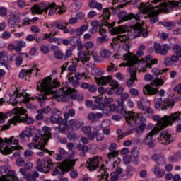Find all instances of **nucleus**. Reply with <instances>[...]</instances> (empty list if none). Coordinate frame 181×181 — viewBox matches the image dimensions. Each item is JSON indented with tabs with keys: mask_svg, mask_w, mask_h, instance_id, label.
I'll use <instances>...</instances> for the list:
<instances>
[{
	"mask_svg": "<svg viewBox=\"0 0 181 181\" xmlns=\"http://www.w3.org/2000/svg\"><path fill=\"white\" fill-rule=\"evenodd\" d=\"M60 83L57 79L52 81V77L47 76L41 82L37 83V90L42 93L39 95L38 100H50L54 98L57 101H68L70 100H78L81 101L84 97L83 94H76V89L71 88L69 85L59 88Z\"/></svg>",
	"mask_w": 181,
	"mask_h": 181,
	"instance_id": "1",
	"label": "nucleus"
},
{
	"mask_svg": "<svg viewBox=\"0 0 181 181\" xmlns=\"http://www.w3.org/2000/svg\"><path fill=\"white\" fill-rule=\"evenodd\" d=\"M125 63L119 64V67H129L128 71L130 78L127 81L128 87L134 86L135 81H138L136 71L139 73H146L148 69H152L153 64H158V59H153L151 55H146L138 59V57L132 52H129L123 56Z\"/></svg>",
	"mask_w": 181,
	"mask_h": 181,
	"instance_id": "2",
	"label": "nucleus"
},
{
	"mask_svg": "<svg viewBox=\"0 0 181 181\" xmlns=\"http://www.w3.org/2000/svg\"><path fill=\"white\" fill-rule=\"evenodd\" d=\"M180 6H181V3L179 1L165 0L158 6H153L149 3H141L139 9L142 13H148L147 18L149 19L150 22L155 23V22H158V15H159L160 12H168L170 8H177Z\"/></svg>",
	"mask_w": 181,
	"mask_h": 181,
	"instance_id": "3",
	"label": "nucleus"
},
{
	"mask_svg": "<svg viewBox=\"0 0 181 181\" xmlns=\"http://www.w3.org/2000/svg\"><path fill=\"white\" fill-rule=\"evenodd\" d=\"M37 163L36 170L37 172L48 173V172H50V169L55 168L54 170L52 172V176H57V175H64L66 172L73 169V167L76 165V160L67 158L58 166H55L50 158L39 159Z\"/></svg>",
	"mask_w": 181,
	"mask_h": 181,
	"instance_id": "4",
	"label": "nucleus"
},
{
	"mask_svg": "<svg viewBox=\"0 0 181 181\" xmlns=\"http://www.w3.org/2000/svg\"><path fill=\"white\" fill-rule=\"evenodd\" d=\"M112 35H117L116 38L113 39L112 42L111 43L112 47L115 49V50L117 51L121 49L125 50V52H129V49H131V44L129 43V39H131V36L133 37H138V36H144L142 33L137 35H134V33L127 32V28L125 26L122 25L119 27H115L111 29L110 30Z\"/></svg>",
	"mask_w": 181,
	"mask_h": 181,
	"instance_id": "5",
	"label": "nucleus"
},
{
	"mask_svg": "<svg viewBox=\"0 0 181 181\" xmlns=\"http://www.w3.org/2000/svg\"><path fill=\"white\" fill-rule=\"evenodd\" d=\"M118 18V25L121 24L122 22H127V21L134 19L136 24L131 28V32L133 33L134 36L142 33L143 37H148V27L144 22V20L141 18V16L139 14L128 13L127 11H122L119 13Z\"/></svg>",
	"mask_w": 181,
	"mask_h": 181,
	"instance_id": "6",
	"label": "nucleus"
},
{
	"mask_svg": "<svg viewBox=\"0 0 181 181\" xmlns=\"http://www.w3.org/2000/svg\"><path fill=\"white\" fill-rule=\"evenodd\" d=\"M50 131V128L47 126L42 127L43 134H40V132L37 130V132L32 139L33 143L28 144V148L40 149V151H45V152L49 153V155H53L54 151H49L47 149H45L46 143L47 141H49V139H50V136H52Z\"/></svg>",
	"mask_w": 181,
	"mask_h": 181,
	"instance_id": "7",
	"label": "nucleus"
},
{
	"mask_svg": "<svg viewBox=\"0 0 181 181\" xmlns=\"http://www.w3.org/2000/svg\"><path fill=\"white\" fill-rule=\"evenodd\" d=\"M48 15L49 16H53L54 13H58L59 15H62V13H64L66 11V6L64 5H58L56 6L54 3H41L39 4H35L31 8V12L33 13H36L37 15H42L43 12L45 13H47V11H49Z\"/></svg>",
	"mask_w": 181,
	"mask_h": 181,
	"instance_id": "8",
	"label": "nucleus"
},
{
	"mask_svg": "<svg viewBox=\"0 0 181 181\" xmlns=\"http://www.w3.org/2000/svg\"><path fill=\"white\" fill-rule=\"evenodd\" d=\"M8 115H12V117L9 119L8 124L3 126V129H9L11 124H13L16 125L18 122H26V124H33L34 119L32 117H29L26 114V110L23 107H15Z\"/></svg>",
	"mask_w": 181,
	"mask_h": 181,
	"instance_id": "9",
	"label": "nucleus"
},
{
	"mask_svg": "<svg viewBox=\"0 0 181 181\" xmlns=\"http://www.w3.org/2000/svg\"><path fill=\"white\" fill-rule=\"evenodd\" d=\"M5 97L6 103H9L13 107H15L18 103L26 104V103L33 100V98H30L25 90H19L18 89L8 92Z\"/></svg>",
	"mask_w": 181,
	"mask_h": 181,
	"instance_id": "10",
	"label": "nucleus"
},
{
	"mask_svg": "<svg viewBox=\"0 0 181 181\" xmlns=\"http://www.w3.org/2000/svg\"><path fill=\"white\" fill-rule=\"evenodd\" d=\"M13 139V136L9 139L5 138L4 141L0 138V152L2 155H10L15 150L23 149L22 146H19V140Z\"/></svg>",
	"mask_w": 181,
	"mask_h": 181,
	"instance_id": "11",
	"label": "nucleus"
},
{
	"mask_svg": "<svg viewBox=\"0 0 181 181\" xmlns=\"http://www.w3.org/2000/svg\"><path fill=\"white\" fill-rule=\"evenodd\" d=\"M126 121L127 124H132L134 122L135 124H138L141 122V124L137 127L136 129V132H142L144 129H145V121H146V117L145 114L143 113H136L135 112H128L126 115Z\"/></svg>",
	"mask_w": 181,
	"mask_h": 181,
	"instance_id": "12",
	"label": "nucleus"
},
{
	"mask_svg": "<svg viewBox=\"0 0 181 181\" xmlns=\"http://www.w3.org/2000/svg\"><path fill=\"white\" fill-rule=\"evenodd\" d=\"M64 119L62 117H56L54 116L50 117V121L51 122H52V124H58L59 125L55 128L57 132H61L62 134H64L70 129V126L67 124V120L69 119V113H64Z\"/></svg>",
	"mask_w": 181,
	"mask_h": 181,
	"instance_id": "13",
	"label": "nucleus"
},
{
	"mask_svg": "<svg viewBox=\"0 0 181 181\" xmlns=\"http://www.w3.org/2000/svg\"><path fill=\"white\" fill-rule=\"evenodd\" d=\"M165 84V81L162 78H154L150 85H146L143 91L144 94H147L148 95H154L158 93V88L153 87H162Z\"/></svg>",
	"mask_w": 181,
	"mask_h": 181,
	"instance_id": "14",
	"label": "nucleus"
},
{
	"mask_svg": "<svg viewBox=\"0 0 181 181\" xmlns=\"http://www.w3.org/2000/svg\"><path fill=\"white\" fill-rule=\"evenodd\" d=\"M154 107L156 110L161 108L162 110H168V108H172L175 105V100L173 99H165L162 100V98H156L154 100Z\"/></svg>",
	"mask_w": 181,
	"mask_h": 181,
	"instance_id": "15",
	"label": "nucleus"
},
{
	"mask_svg": "<svg viewBox=\"0 0 181 181\" xmlns=\"http://www.w3.org/2000/svg\"><path fill=\"white\" fill-rule=\"evenodd\" d=\"M157 141L159 144H163L168 145L170 142L175 141V136L168 131H163L160 134V136L157 138Z\"/></svg>",
	"mask_w": 181,
	"mask_h": 181,
	"instance_id": "16",
	"label": "nucleus"
},
{
	"mask_svg": "<svg viewBox=\"0 0 181 181\" xmlns=\"http://www.w3.org/2000/svg\"><path fill=\"white\" fill-rule=\"evenodd\" d=\"M111 103H114V99L112 98H105L103 103V112L105 114L106 117H108V115H110V111H115V108H117V106H115V104H111Z\"/></svg>",
	"mask_w": 181,
	"mask_h": 181,
	"instance_id": "17",
	"label": "nucleus"
},
{
	"mask_svg": "<svg viewBox=\"0 0 181 181\" xmlns=\"http://www.w3.org/2000/svg\"><path fill=\"white\" fill-rule=\"evenodd\" d=\"M181 121V112H176L175 113H171L170 116L165 115L163 121L165 122L163 127H169L172 125L175 121Z\"/></svg>",
	"mask_w": 181,
	"mask_h": 181,
	"instance_id": "18",
	"label": "nucleus"
},
{
	"mask_svg": "<svg viewBox=\"0 0 181 181\" xmlns=\"http://www.w3.org/2000/svg\"><path fill=\"white\" fill-rule=\"evenodd\" d=\"M74 77L76 81H74V77H69L68 78L69 82L66 83V86H69L70 87L69 84H72L74 87H78V80H81L84 77L86 80L90 79V76H88V75H86L85 73L80 74V72L75 73Z\"/></svg>",
	"mask_w": 181,
	"mask_h": 181,
	"instance_id": "19",
	"label": "nucleus"
},
{
	"mask_svg": "<svg viewBox=\"0 0 181 181\" xmlns=\"http://www.w3.org/2000/svg\"><path fill=\"white\" fill-rule=\"evenodd\" d=\"M37 71H39L37 64L33 62L30 64V68L29 69H23L20 71L19 77L20 78H25V77H27V76H30L32 74L37 76Z\"/></svg>",
	"mask_w": 181,
	"mask_h": 181,
	"instance_id": "20",
	"label": "nucleus"
},
{
	"mask_svg": "<svg viewBox=\"0 0 181 181\" xmlns=\"http://www.w3.org/2000/svg\"><path fill=\"white\" fill-rule=\"evenodd\" d=\"M0 172L1 173H5L6 172V169L5 167L1 168H0ZM18 180V177L15 175V171L13 170H9L8 172L7 175H1L0 174V181H16Z\"/></svg>",
	"mask_w": 181,
	"mask_h": 181,
	"instance_id": "21",
	"label": "nucleus"
},
{
	"mask_svg": "<svg viewBox=\"0 0 181 181\" xmlns=\"http://www.w3.org/2000/svg\"><path fill=\"white\" fill-rule=\"evenodd\" d=\"M154 52L156 54H161V56H166L168 51L170 49V45L168 44H163L160 45L159 43H155L153 45Z\"/></svg>",
	"mask_w": 181,
	"mask_h": 181,
	"instance_id": "22",
	"label": "nucleus"
},
{
	"mask_svg": "<svg viewBox=\"0 0 181 181\" xmlns=\"http://www.w3.org/2000/svg\"><path fill=\"white\" fill-rule=\"evenodd\" d=\"M78 58H74L72 62L74 63H78L81 62L84 64V63H87V62H90V52L86 51H79L77 54Z\"/></svg>",
	"mask_w": 181,
	"mask_h": 181,
	"instance_id": "23",
	"label": "nucleus"
},
{
	"mask_svg": "<svg viewBox=\"0 0 181 181\" xmlns=\"http://www.w3.org/2000/svg\"><path fill=\"white\" fill-rule=\"evenodd\" d=\"M151 104L149 103V100L147 99H143L142 100L137 102V107L139 110H141L142 111H145L147 114H153V111L149 107Z\"/></svg>",
	"mask_w": 181,
	"mask_h": 181,
	"instance_id": "24",
	"label": "nucleus"
},
{
	"mask_svg": "<svg viewBox=\"0 0 181 181\" xmlns=\"http://www.w3.org/2000/svg\"><path fill=\"white\" fill-rule=\"evenodd\" d=\"M100 163H101V157L100 156L90 158L87 161L89 170H95V169H97L100 165Z\"/></svg>",
	"mask_w": 181,
	"mask_h": 181,
	"instance_id": "25",
	"label": "nucleus"
},
{
	"mask_svg": "<svg viewBox=\"0 0 181 181\" xmlns=\"http://www.w3.org/2000/svg\"><path fill=\"white\" fill-rule=\"evenodd\" d=\"M156 132H159V131L153 129L144 139V144L148 145L150 148H153L155 146V134H156Z\"/></svg>",
	"mask_w": 181,
	"mask_h": 181,
	"instance_id": "26",
	"label": "nucleus"
},
{
	"mask_svg": "<svg viewBox=\"0 0 181 181\" xmlns=\"http://www.w3.org/2000/svg\"><path fill=\"white\" fill-rule=\"evenodd\" d=\"M128 100H129V94L128 93H124L121 95V98L118 100L117 112L120 114L127 112L125 111V107H124V101H128Z\"/></svg>",
	"mask_w": 181,
	"mask_h": 181,
	"instance_id": "27",
	"label": "nucleus"
},
{
	"mask_svg": "<svg viewBox=\"0 0 181 181\" xmlns=\"http://www.w3.org/2000/svg\"><path fill=\"white\" fill-rule=\"evenodd\" d=\"M88 139L93 141L94 138H95L96 141H100L104 139V134L100 133V130L97 129V127L92 128V133L88 135Z\"/></svg>",
	"mask_w": 181,
	"mask_h": 181,
	"instance_id": "28",
	"label": "nucleus"
},
{
	"mask_svg": "<svg viewBox=\"0 0 181 181\" xmlns=\"http://www.w3.org/2000/svg\"><path fill=\"white\" fill-rule=\"evenodd\" d=\"M164 118H165V116L161 118L160 117H159V115H154L153 117V121L158 122L156 126L154 127L153 129H155L156 131H162V129H163L164 128H166L167 126H163L165 122L163 121Z\"/></svg>",
	"mask_w": 181,
	"mask_h": 181,
	"instance_id": "29",
	"label": "nucleus"
},
{
	"mask_svg": "<svg viewBox=\"0 0 181 181\" xmlns=\"http://www.w3.org/2000/svg\"><path fill=\"white\" fill-rule=\"evenodd\" d=\"M105 166L102 165L98 173V179L101 181H108V173L105 171Z\"/></svg>",
	"mask_w": 181,
	"mask_h": 181,
	"instance_id": "30",
	"label": "nucleus"
},
{
	"mask_svg": "<svg viewBox=\"0 0 181 181\" xmlns=\"http://www.w3.org/2000/svg\"><path fill=\"white\" fill-rule=\"evenodd\" d=\"M95 80L98 86H107L109 83H111V77L110 76H95Z\"/></svg>",
	"mask_w": 181,
	"mask_h": 181,
	"instance_id": "31",
	"label": "nucleus"
},
{
	"mask_svg": "<svg viewBox=\"0 0 181 181\" xmlns=\"http://www.w3.org/2000/svg\"><path fill=\"white\" fill-rule=\"evenodd\" d=\"M109 151H110L107 155L109 159L115 158V156H118L119 151L117 150V144H111L109 146Z\"/></svg>",
	"mask_w": 181,
	"mask_h": 181,
	"instance_id": "32",
	"label": "nucleus"
},
{
	"mask_svg": "<svg viewBox=\"0 0 181 181\" xmlns=\"http://www.w3.org/2000/svg\"><path fill=\"white\" fill-rule=\"evenodd\" d=\"M8 60V53L6 52H0V66H5L7 70H11V66L6 64Z\"/></svg>",
	"mask_w": 181,
	"mask_h": 181,
	"instance_id": "33",
	"label": "nucleus"
},
{
	"mask_svg": "<svg viewBox=\"0 0 181 181\" xmlns=\"http://www.w3.org/2000/svg\"><path fill=\"white\" fill-rule=\"evenodd\" d=\"M32 129H33V127H26V129L19 134L20 139L23 141L25 138H30V136H32Z\"/></svg>",
	"mask_w": 181,
	"mask_h": 181,
	"instance_id": "34",
	"label": "nucleus"
},
{
	"mask_svg": "<svg viewBox=\"0 0 181 181\" xmlns=\"http://www.w3.org/2000/svg\"><path fill=\"white\" fill-rule=\"evenodd\" d=\"M18 23H19V16L15 13L11 14L8 19V26H10V28H13L16 26Z\"/></svg>",
	"mask_w": 181,
	"mask_h": 181,
	"instance_id": "35",
	"label": "nucleus"
},
{
	"mask_svg": "<svg viewBox=\"0 0 181 181\" xmlns=\"http://www.w3.org/2000/svg\"><path fill=\"white\" fill-rule=\"evenodd\" d=\"M124 172V170H122V168H121L120 167H117L115 170V171L112 172L110 174V180L111 181H116L118 180V178L119 177V176H121V175H122V173Z\"/></svg>",
	"mask_w": 181,
	"mask_h": 181,
	"instance_id": "36",
	"label": "nucleus"
},
{
	"mask_svg": "<svg viewBox=\"0 0 181 181\" xmlns=\"http://www.w3.org/2000/svg\"><path fill=\"white\" fill-rule=\"evenodd\" d=\"M100 21L95 20L90 23V28L89 30L90 33L94 34L98 32V28H100Z\"/></svg>",
	"mask_w": 181,
	"mask_h": 181,
	"instance_id": "37",
	"label": "nucleus"
},
{
	"mask_svg": "<svg viewBox=\"0 0 181 181\" xmlns=\"http://www.w3.org/2000/svg\"><path fill=\"white\" fill-rule=\"evenodd\" d=\"M179 62V57L177 55H173L171 57H167L164 60L165 66H172L173 63H177Z\"/></svg>",
	"mask_w": 181,
	"mask_h": 181,
	"instance_id": "38",
	"label": "nucleus"
},
{
	"mask_svg": "<svg viewBox=\"0 0 181 181\" xmlns=\"http://www.w3.org/2000/svg\"><path fill=\"white\" fill-rule=\"evenodd\" d=\"M69 124L71 128H72V129L74 131L78 129V128H81V125H83V122L74 119L69 120Z\"/></svg>",
	"mask_w": 181,
	"mask_h": 181,
	"instance_id": "39",
	"label": "nucleus"
},
{
	"mask_svg": "<svg viewBox=\"0 0 181 181\" xmlns=\"http://www.w3.org/2000/svg\"><path fill=\"white\" fill-rule=\"evenodd\" d=\"M93 98H95L94 100L95 104H96L97 110H99L100 111H103V97H93Z\"/></svg>",
	"mask_w": 181,
	"mask_h": 181,
	"instance_id": "40",
	"label": "nucleus"
},
{
	"mask_svg": "<svg viewBox=\"0 0 181 181\" xmlns=\"http://www.w3.org/2000/svg\"><path fill=\"white\" fill-rule=\"evenodd\" d=\"M154 174L157 177H163L165 176V170L160 169V165H158L154 168Z\"/></svg>",
	"mask_w": 181,
	"mask_h": 181,
	"instance_id": "41",
	"label": "nucleus"
},
{
	"mask_svg": "<svg viewBox=\"0 0 181 181\" xmlns=\"http://www.w3.org/2000/svg\"><path fill=\"white\" fill-rule=\"evenodd\" d=\"M168 70L169 69H168L159 70L157 68H153L151 71V73L153 74V77H154V78H155L159 77V76H160V74H163V73L168 71Z\"/></svg>",
	"mask_w": 181,
	"mask_h": 181,
	"instance_id": "42",
	"label": "nucleus"
},
{
	"mask_svg": "<svg viewBox=\"0 0 181 181\" xmlns=\"http://www.w3.org/2000/svg\"><path fill=\"white\" fill-rule=\"evenodd\" d=\"M160 25L164 26V28H166L168 30H170V29H173L175 26H176V23L174 21H163L160 23Z\"/></svg>",
	"mask_w": 181,
	"mask_h": 181,
	"instance_id": "43",
	"label": "nucleus"
},
{
	"mask_svg": "<svg viewBox=\"0 0 181 181\" xmlns=\"http://www.w3.org/2000/svg\"><path fill=\"white\" fill-rule=\"evenodd\" d=\"M89 6L93 9H98V11H101V9H103V4L95 1V0L90 1L89 2Z\"/></svg>",
	"mask_w": 181,
	"mask_h": 181,
	"instance_id": "44",
	"label": "nucleus"
},
{
	"mask_svg": "<svg viewBox=\"0 0 181 181\" xmlns=\"http://www.w3.org/2000/svg\"><path fill=\"white\" fill-rule=\"evenodd\" d=\"M152 159L156 162H158V165L165 164V158L160 155L154 154L152 156Z\"/></svg>",
	"mask_w": 181,
	"mask_h": 181,
	"instance_id": "45",
	"label": "nucleus"
},
{
	"mask_svg": "<svg viewBox=\"0 0 181 181\" xmlns=\"http://www.w3.org/2000/svg\"><path fill=\"white\" fill-rule=\"evenodd\" d=\"M88 29V25H83L80 28H76V35L81 36V35H83L84 32L87 31Z\"/></svg>",
	"mask_w": 181,
	"mask_h": 181,
	"instance_id": "46",
	"label": "nucleus"
},
{
	"mask_svg": "<svg viewBox=\"0 0 181 181\" xmlns=\"http://www.w3.org/2000/svg\"><path fill=\"white\" fill-rule=\"evenodd\" d=\"M100 55L102 59H108L111 56V52L108 49H102L100 52Z\"/></svg>",
	"mask_w": 181,
	"mask_h": 181,
	"instance_id": "47",
	"label": "nucleus"
},
{
	"mask_svg": "<svg viewBox=\"0 0 181 181\" xmlns=\"http://www.w3.org/2000/svg\"><path fill=\"white\" fill-rule=\"evenodd\" d=\"M69 25V23L62 22V21H58L55 23V26L57 29H59L60 30H63L65 28H67V25Z\"/></svg>",
	"mask_w": 181,
	"mask_h": 181,
	"instance_id": "48",
	"label": "nucleus"
},
{
	"mask_svg": "<svg viewBox=\"0 0 181 181\" xmlns=\"http://www.w3.org/2000/svg\"><path fill=\"white\" fill-rule=\"evenodd\" d=\"M146 48V47L143 44L138 47V49L136 52L137 57H142V56H144V50H145Z\"/></svg>",
	"mask_w": 181,
	"mask_h": 181,
	"instance_id": "49",
	"label": "nucleus"
},
{
	"mask_svg": "<svg viewBox=\"0 0 181 181\" xmlns=\"http://www.w3.org/2000/svg\"><path fill=\"white\" fill-rule=\"evenodd\" d=\"M92 55V57L94 60V62H100V57L98 55V54L97 53L96 50L93 49L90 52V56Z\"/></svg>",
	"mask_w": 181,
	"mask_h": 181,
	"instance_id": "50",
	"label": "nucleus"
},
{
	"mask_svg": "<svg viewBox=\"0 0 181 181\" xmlns=\"http://www.w3.org/2000/svg\"><path fill=\"white\" fill-rule=\"evenodd\" d=\"M173 51L178 57H181V46L179 45H175L173 48Z\"/></svg>",
	"mask_w": 181,
	"mask_h": 181,
	"instance_id": "51",
	"label": "nucleus"
},
{
	"mask_svg": "<svg viewBox=\"0 0 181 181\" xmlns=\"http://www.w3.org/2000/svg\"><path fill=\"white\" fill-rule=\"evenodd\" d=\"M86 105L87 108H90V110H97V105L94 104L92 100H86Z\"/></svg>",
	"mask_w": 181,
	"mask_h": 181,
	"instance_id": "52",
	"label": "nucleus"
},
{
	"mask_svg": "<svg viewBox=\"0 0 181 181\" xmlns=\"http://www.w3.org/2000/svg\"><path fill=\"white\" fill-rule=\"evenodd\" d=\"M109 73H114L118 70V66H115L113 63H110V64L107 66V69Z\"/></svg>",
	"mask_w": 181,
	"mask_h": 181,
	"instance_id": "53",
	"label": "nucleus"
},
{
	"mask_svg": "<svg viewBox=\"0 0 181 181\" xmlns=\"http://www.w3.org/2000/svg\"><path fill=\"white\" fill-rule=\"evenodd\" d=\"M110 38L107 35H101V37H98L96 41L98 43H104V42H108Z\"/></svg>",
	"mask_w": 181,
	"mask_h": 181,
	"instance_id": "54",
	"label": "nucleus"
},
{
	"mask_svg": "<svg viewBox=\"0 0 181 181\" xmlns=\"http://www.w3.org/2000/svg\"><path fill=\"white\" fill-rule=\"evenodd\" d=\"M84 47L86 49V52H90V50L94 47V42L89 41L84 43Z\"/></svg>",
	"mask_w": 181,
	"mask_h": 181,
	"instance_id": "55",
	"label": "nucleus"
},
{
	"mask_svg": "<svg viewBox=\"0 0 181 181\" xmlns=\"http://www.w3.org/2000/svg\"><path fill=\"white\" fill-rule=\"evenodd\" d=\"M111 125V120L110 119H105L103 120L100 124V128L105 129L108 128Z\"/></svg>",
	"mask_w": 181,
	"mask_h": 181,
	"instance_id": "56",
	"label": "nucleus"
},
{
	"mask_svg": "<svg viewBox=\"0 0 181 181\" xmlns=\"http://www.w3.org/2000/svg\"><path fill=\"white\" fill-rule=\"evenodd\" d=\"M80 38L76 37V36H73L70 38L69 42H70V45H71L72 46H74V47H76V45L78 43V42L79 41Z\"/></svg>",
	"mask_w": 181,
	"mask_h": 181,
	"instance_id": "57",
	"label": "nucleus"
},
{
	"mask_svg": "<svg viewBox=\"0 0 181 181\" xmlns=\"http://www.w3.org/2000/svg\"><path fill=\"white\" fill-rule=\"evenodd\" d=\"M110 15H111V11H110V8H106L103 13V19H110Z\"/></svg>",
	"mask_w": 181,
	"mask_h": 181,
	"instance_id": "58",
	"label": "nucleus"
},
{
	"mask_svg": "<svg viewBox=\"0 0 181 181\" xmlns=\"http://www.w3.org/2000/svg\"><path fill=\"white\" fill-rule=\"evenodd\" d=\"M97 15H98V13H97L95 11L92 10L88 13L87 17L89 19H94V18H95V16H97Z\"/></svg>",
	"mask_w": 181,
	"mask_h": 181,
	"instance_id": "59",
	"label": "nucleus"
},
{
	"mask_svg": "<svg viewBox=\"0 0 181 181\" xmlns=\"http://www.w3.org/2000/svg\"><path fill=\"white\" fill-rule=\"evenodd\" d=\"M8 15V8L6 7H0V16H6Z\"/></svg>",
	"mask_w": 181,
	"mask_h": 181,
	"instance_id": "60",
	"label": "nucleus"
},
{
	"mask_svg": "<svg viewBox=\"0 0 181 181\" xmlns=\"http://www.w3.org/2000/svg\"><path fill=\"white\" fill-rule=\"evenodd\" d=\"M59 33V30H52L49 33H45V38L50 37V36H56Z\"/></svg>",
	"mask_w": 181,
	"mask_h": 181,
	"instance_id": "61",
	"label": "nucleus"
},
{
	"mask_svg": "<svg viewBox=\"0 0 181 181\" xmlns=\"http://www.w3.org/2000/svg\"><path fill=\"white\" fill-rule=\"evenodd\" d=\"M132 161V158H131V156H126L123 158V163H124V165H129Z\"/></svg>",
	"mask_w": 181,
	"mask_h": 181,
	"instance_id": "62",
	"label": "nucleus"
},
{
	"mask_svg": "<svg viewBox=\"0 0 181 181\" xmlns=\"http://www.w3.org/2000/svg\"><path fill=\"white\" fill-rule=\"evenodd\" d=\"M82 132H83V134H86L88 135H90V134L92 133L91 132V127H90L88 126H85V127H82Z\"/></svg>",
	"mask_w": 181,
	"mask_h": 181,
	"instance_id": "63",
	"label": "nucleus"
},
{
	"mask_svg": "<svg viewBox=\"0 0 181 181\" xmlns=\"http://www.w3.org/2000/svg\"><path fill=\"white\" fill-rule=\"evenodd\" d=\"M22 63H23V60L22 59V57H21V56L16 57V60H15L16 66H21V64H22Z\"/></svg>",
	"mask_w": 181,
	"mask_h": 181,
	"instance_id": "64",
	"label": "nucleus"
}]
</instances>
